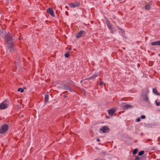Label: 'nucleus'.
I'll return each instance as SVG.
<instances>
[{
    "instance_id": "obj_1",
    "label": "nucleus",
    "mask_w": 160,
    "mask_h": 160,
    "mask_svg": "<svg viewBox=\"0 0 160 160\" xmlns=\"http://www.w3.org/2000/svg\"><path fill=\"white\" fill-rule=\"evenodd\" d=\"M0 35L3 37L5 41L7 42L8 48L10 52L16 51V45L14 42V39L12 38V35L8 33L5 35L4 32L3 30H0Z\"/></svg>"
},
{
    "instance_id": "obj_2",
    "label": "nucleus",
    "mask_w": 160,
    "mask_h": 160,
    "mask_svg": "<svg viewBox=\"0 0 160 160\" xmlns=\"http://www.w3.org/2000/svg\"><path fill=\"white\" fill-rule=\"evenodd\" d=\"M8 129V126L7 124L3 125L0 129V134H2L5 133Z\"/></svg>"
},
{
    "instance_id": "obj_3",
    "label": "nucleus",
    "mask_w": 160,
    "mask_h": 160,
    "mask_svg": "<svg viewBox=\"0 0 160 160\" xmlns=\"http://www.w3.org/2000/svg\"><path fill=\"white\" fill-rule=\"evenodd\" d=\"M8 107V105L6 103V101H5L0 104V110L5 109Z\"/></svg>"
},
{
    "instance_id": "obj_4",
    "label": "nucleus",
    "mask_w": 160,
    "mask_h": 160,
    "mask_svg": "<svg viewBox=\"0 0 160 160\" xmlns=\"http://www.w3.org/2000/svg\"><path fill=\"white\" fill-rule=\"evenodd\" d=\"M106 22L108 28L110 30H111V33H113V31L112 30L113 28H112V24L108 20H107L106 21Z\"/></svg>"
},
{
    "instance_id": "obj_5",
    "label": "nucleus",
    "mask_w": 160,
    "mask_h": 160,
    "mask_svg": "<svg viewBox=\"0 0 160 160\" xmlns=\"http://www.w3.org/2000/svg\"><path fill=\"white\" fill-rule=\"evenodd\" d=\"M47 12L52 17H54L55 15L54 14L53 11L51 8H49L47 10Z\"/></svg>"
},
{
    "instance_id": "obj_6",
    "label": "nucleus",
    "mask_w": 160,
    "mask_h": 160,
    "mask_svg": "<svg viewBox=\"0 0 160 160\" xmlns=\"http://www.w3.org/2000/svg\"><path fill=\"white\" fill-rule=\"evenodd\" d=\"M85 32L83 31H80L78 34L76 35V37L77 38H79L81 37H82L85 35Z\"/></svg>"
},
{
    "instance_id": "obj_7",
    "label": "nucleus",
    "mask_w": 160,
    "mask_h": 160,
    "mask_svg": "<svg viewBox=\"0 0 160 160\" xmlns=\"http://www.w3.org/2000/svg\"><path fill=\"white\" fill-rule=\"evenodd\" d=\"M100 130L102 131L103 133H106L109 131V128L105 126L100 128Z\"/></svg>"
},
{
    "instance_id": "obj_8",
    "label": "nucleus",
    "mask_w": 160,
    "mask_h": 160,
    "mask_svg": "<svg viewBox=\"0 0 160 160\" xmlns=\"http://www.w3.org/2000/svg\"><path fill=\"white\" fill-rule=\"evenodd\" d=\"M115 111V110L114 108L110 109L108 111L109 115L111 116L113 115Z\"/></svg>"
},
{
    "instance_id": "obj_9",
    "label": "nucleus",
    "mask_w": 160,
    "mask_h": 160,
    "mask_svg": "<svg viewBox=\"0 0 160 160\" xmlns=\"http://www.w3.org/2000/svg\"><path fill=\"white\" fill-rule=\"evenodd\" d=\"M122 108L124 109H127L130 108H132V106L129 104H123L122 105Z\"/></svg>"
},
{
    "instance_id": "obj_10",
    "label": "nucleus",
    "mask_w": 160,
    "mask_h": 160,
    "mask_svg": "<svg viewBox=\"0 0 160 160\" xmlns=\"http://www.w3.org/2000/svg\"><path fill=\"white\" fill-rule=\"evenodd\" d=\"M79 3L78 2H76L75 3H71V7L75 8L79 6Z\"/></svg>"
},
{
    "instance_id": "obj_11",
    "label": "nucleus",
    "mask_w": 160,
    "mask_h": 160,
    "mask_svg": "<svg viewBox=\"0 0 160 160\" xmlns=\"http://www.w3.org/2000/svg\"><path fill=\"white\" fill-rule=\"evenodd\" d=\"M151 44L152 46L160 45V41L152 42Z\"/></svg>"
},
{
    "instance_id": "obj_12",
    "label": "nucleus",
    "mask_w": 160,
    "mask_h": 160,
    "mask_svg": "<svg viewBox=\"0 0 160 160\" xmlns=\"http://www.w3.org/2000/svg\"><path fill=\"white\" fill-rule=\"evenodd\" d=\"M151 2L147 3L145 6V8L147 10H149L151 8Z\"/></svg>"
},
{
    "instance_id": "obj_13",
    "label": "nucleus",
    "mask_w": 160,
    "mask_h": 160,
    "mask_svg": "<svg viewBox=\"0 0 160 160\" xmlns=\"http://www.w3.org/2000/svg\"><path fill=\"white\" fill-rule=\"evenodd\" d=\"M49 95L48 94H46L45 95V102L47 103L48 101Z\"/></svg>"
},
{
    "instance_id": "obj_14",
    "label": "nucleus",
    "mask_w": 160,
    "mask_h": 160,
    "mask_svg": "<svg viewBox=\"0 0 160 160\" xmlns=\"http://www.w3.org/2000/svg\"><path fill=\"white\" fill-rule=\"evenodd\" d=\"M98 76V74H95L93 75H92L91 77L89 78H88V80H90L91 79H92L93 78H95L96 77H97Z\"/></svg>"
},
{
    "instance_id": "obj_15",
    "label": "nucleus",
    "mask_w": 160,
    "mask_h": 160,
    "mask_svg": "<svg viewBox=\"0 0 160 160\" xmlns=\"http://www.w3.org/2000/svg\"><path fill=\"white\" fill-rule=\"evenodd\" d=\"M144 153V151H141L138 153V155L139 156H141Z\"/></svg>"
},
{
    "instance_id": "obj_16",
    "label": "nucleus",
    "mask_w": 160,
    "mask_h": 160,
    "mask_svg": "<svg viewBox=\"0 0 160 160\" xmlns=\"http://www.w3.org/2000/svg\"><path fill=\"white\" fill-rule=\"evenodd\" d=\"M153 92L156 94H157L158 95V93L157 90L156 88H154L153 89Z\"/></svg>"
},
{
    "instance_id": "obj_17",
    "label": "nucleus",
    "mask_w": 160,
    "mask_h": 160,
    "mask_svg": "<svg viewBox=\"0 0 160 160\" xmlns=\"http://www.w3.org/2000/svg\"><path fill=\"white\" fill-rule=\"evenodd\" d=\"M70 54L69 52H67L65 54V56L66 58H68L69 57Z\"/></svg>"
},
{
    "instance_id": "obj_18",
    "label": "nucleus",
    "mask_w": 160,
    "mask_h": 160,
    "mask_svg": "<svg viewBox=\"0 0 160 160\" xmlns=\"http://www.w3.org/2000/svg\"><path fill=\"white\" fill-rule=\"evenodd\" d=\"M18 91L19 92H22L24 91V90L22 88H18Z\"/></svg>"
},
{
    "instance_id": "obj_19",
    "label": "nucleus",
    "mask_w": 160,
    "mask_h": 160,
    "mask_svg": "<svg viewBox=\"0 0 160 160\" xmlns=\"http://www.w3.org/2000/svg\"><path fill=\"white\" fill-rule=\"evenodd\" d=\"M138 152V149L136 148V149H135L133 151V154H136V153H137Z\"/></svg>"
},
{
    "instance_id": "obj_20",
    "label": "nucleus",
    "mask_w": 160,
    "mask_h": 160,
    "mask_svg": "<svg viewBox=\"0 0 160 160\" xmlns=\"http://www.w3.org/2000/svg\"><path fill=\"white\" fill-rule=\"evenodd\" d=\"M155 103H156V105L157 106H159L160 105V102H158L156 100L155 101Z\"/></svg>"
},
{
    "instance_id": "obj_21",
    "label": "nucleus",
    "mask_w": 160,
    "mask_h": 160,
    "mask_svg": "<svg viewBox=\"0 0 160 160\" xmlns=\"http://www.w3.org/2000/svg\"><path fill=\"white\" fill-rule=\"evenodd\" d=\"M144 100L145 101L148 102V98L147 97V96H146L145 98L144 99Z\"/></svg>"
},
{
    "instance_id": "obj_22",
    "label": "nucleus",
    "mask_w": 160,
    "mask_h": 160,
    "mask_svg": "<svg viewBox=\"0 0 160 160\" xmlns=\"http://www.w3.org/2000/svg\"><path fill=\"white\" fill-rule=\"evenodd\" d=\"M134 160H140V158L136 156Z\"/></svg>"
},
{
    "instance_id": "obj_23",
    "label": "nucleus",
    "mask_w": 160,
    "mask_h": 160,
    "mask_svg": "<svg viewBox=\"0 0 160 160\" xmlns=\"http://www.w3.org/2000/svg\"><path fill=\"white\" fill-rule=\"evenodd\" d=\"M146 118V116L145 115H143L141 116V118L142 119H145Z\"/></svg>"
},
{
    "instance_id": "obj_24",
    "label": "nucleus",
    "mask_w": 160,
    "mask_h": 160,
    "mask_svg": "<svg viewBox=\"0 0 160 160\" xmlns=\"http://www.w3.org/2000/svg\"><path fill=\"white\" fill-rule=\"evenodd\" d=\"M141 120L140 118H138L137 119V122H139Z\"/></svg>"
},
{
    "instance_id": "obj_25",
    "label": "nucleus",
    "mask_w": 160,
    "mask_h": 160,
    "mask_svg": "<svg viewBox=\"0 0 160 160\" xmlns=\"http://www.w3.org/2000/svg\"><path fill=\"white\" fill-rule=\"evenodd\" d=\"M103 82H100V85H101V86H102L103 85Z\"/></svg>"
},
{
    "instance_id": "obj_26",
    "label": "nucleus",
    "mask_w": 160,
    "mask_h": 160,
    "mask_svg": "<svg viewBox=\"0 0 160 160\" xmlns=\"http://www.w3.org/2000/svg\"><path fill=\"white\" fill-rule=\"evenodd\" d=\"M65 13L66 14H67V15H68V12H67V11H66L65 12Z\"/></svg>"
},
{
    "instance_id": "obj_27",
    "label": "nucleus",
    "mask_w": 160,
    "mask_h": 160,
    "mask_svg": "<svg viewBox=\"0 0 160 160\" xmlns=\"http://www.w3.org/2000/svg\"><path fill=\"white\" fill-rule=\"evenodd\" d=\"M97 141H98V142H99L100 141V140L99 139H97Z\"/></svg>"
},
{
    "instance_id": "obj_28",
    "label": "nucleus",
    "mask_w": 160,
    "mask_h": 160,
    "mask_svg": "<svg viewBox=\"0 0 160 160\" xmlns=\"http://www.w3.org/2000/svg\"><path fill=\"white\" fill-rule=\"evenodd\" d=\"M19 40H21L22 39V38L21 37H19L18 38Z\"/></svg>"
},
{
    "instance_id": "obj_29",
    "label": "nucleus",
    "mask_w": 160,
    "mask_h": 160,
    "mask_svg": "<svg viewBox=\"0 0 160 160\" xmlns=\"http://www.w3.org/2000/svg\"><path fill=\"white\" fill-rule=\"evenodd\" d=\"M121 0H119V1H121Z\"/></svg>"
}]
</instances>
